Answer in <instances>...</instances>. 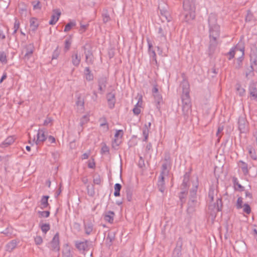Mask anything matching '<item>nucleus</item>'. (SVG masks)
I'll use <instances>...</instances> for the list:
<instances>
[{"mask_svg":"<svg viewBox=\"0 0 257 257\" xmlns=\"http://www.w3.org/2000/svg\"><path fill=\"white\" fill-rule=\"evenodd\" d=\"M232 182L233 184L234 188L235 190L238 191H242L244 190V187L239 183L237 178L233 177Z\"/></svg>","mask_w":257,"mask_h":257,"instance_id":"4be33fe9","label":"nucleus"},{"mask_svg":"<svg viewBox=\"0 0 257 257\" xmlns=\"http://www.w3.org/2000/svg\"><path fill=\"white\" fill-rule=\"evenodd\" d=\"M114 216V213L113 212L108 211L105 214L104 218L106 221L110 223H112L113 222Z\"/></svg>","mask_w":257,"mask_h":257,"instance_id":"5701e85b","label":"nucleus"},{"mask_svg":"<svg viewBox=\"0 0 257 257\" xmlns=\"http://www.w3.org/2000/svg\"><path fill=\"white\" fill-rule=\"evenodd\" d=\"M49 198L48 196H43L41 200V207L42 209L46 208L49 205L48 200Z\"/></svg>","mask_w":257,"mask_h":257,"instance_id":"cd10ccee","label":"nucleus"},{"mask_svg":"<svg viewBox=\"0 0 257 257\" xmlns=\"http://www.w3.org/2000/svg\"><path fill=\"white\" fill-rule=\"evenodd\" d=\"M33 7H34V9H35V10L40 9L41 5H40V2L36 1V2H33Z\"/></svg>","mask_w":257,"mask_h":257,"instance_id":"8fccbe9b","label":"nucleus"},{"mask_svg":"<svg viewBox=\"0 0 257 257\" xmlns=\"http://www.w3.org/2000/svg\"><path fill=\"white\" fill-rule=\"evenodd\" d=\"M250 65L246 67L245 70V76L249 79L252 77L254 74L257 73V50L253 51L250 54Z\"/></svg>","mask_w":257,"mask_h":257,"instance_id":"39448f33","label":"nucleus"},{"mask_svg":"<svg viewBox=\"0 0 257 257\" xmlns=\"http://www.w3.org/2000/svg\"><path fill=\"white\" fill-rule=\"evenodd\" d=\"M197 189H198V184H195V185H193L192 188L191 189V190H190V192H191L192 193H197Z\"/></svg>","mask_w":257,"mask_h":257,"instance_id":"5fc2aeb1","label":"nucleus"},{"mask_svg":"<svg viewBox=\"0 0 257 257\" xmlns=\"http://www.w3.org/2000/svg\"><path fill=\"white\" fill-rule=\"evenodd\" d=\"M53 119L51 117H47L44 121V125L47 126L52 124Z\"/></svg>","mask_w":257,"mask_h":257,"instance_id":"c03bdc74","label":"nucleus"},{"mask_svg":"<svg viewBox=\"0 0 257 257\" xmlns=\"http://www.w3.org/2000/svg\"><path fill=\"white\" fill-rule=\"evenodd\" d=\"M87 26L86 25H81V30H83V32H84L86 29Z\"/></svg>","mask_w":257,"mask_h":257,"instance_id":"0e129e2a","label":"nucleus"},{"mask_svg":"<svg viewBox=\"0 0 257 257\" xmlns=\"http://www.w3.org/2000/svg\"><path fill=\"white\" fill-rule=\"evenodd\" d=\"M243 198L241 197H239L237 200L236 207L237 209H240L243 207Z\"/></svg>","mask_w":257,"mask_h":257,"instance_id":"473e14b6","label":"nucleus"},{"mask_svg":"<svg viewBox=\"0 0 257 257\" xmlns=\"http://www.w3.org/2000/svg\"><path fill=\"white\" fill-rule=\"evenodd\" d=\"M210 42L209 49L210 52L215 50L217 45V39L220 35V26L217 23V16L214 14H210L208 17Z\"/></svg>","mask_w":257,"mask_h":257,"instance_id":"f257e3e1","label":"nucleus"},{"mask_svg":"<svg viewBox=\"0 0 257 257\" xmlns=\"http://www.w3.org/2000/svg\"><path fill=\"white\" fill-rule=\"evenodd\" d=\"M197 205L198 201L197 199H189L187 209V213L189 215L193 214L195 211V208Z\"/></svg>","mask_w":257,"mask_h":257,"instance_id":"9b49d317","label":"nucleus"},{"mask_svg":"<svg viewBox=\"0 0 257 257\" xmlns=\"http://www.w3.org/2000/svg\"><path fill=\"white\" fill-rule=\"evenodd\" d=\"M238 52H240V55L236 59L234 63V67L237 69H239L242 65V61L244 55V46L242 42H238L236 46L231 48L230 51L227 53L229 55L228 60H230L234 58L235 54Z\"/></svg>","mask_w":257,"mask_h":257,"instance_id":"7ed1b4c3","label":"nucleus"},{"mask_svg":"<svg viewBox=\"0 0 257 257\" xmlns=\"http://www.w3.org/2000/svg\"><path fill=\"white\" fill-rule=\"evenodd\" d=\"M139 165H140L141 167H142L143 166V165H144V161H143V160L142 159V157H141V158H140V161H139Z\"/></svg>","mask_w":257,"mask_h":257,"instance_id":"680f3d73","label":"nucleus"},{"mask_svg":"<svg viewBox=\"0 0 257 257\" xmlns=\"http://www.w3.org/2000/svg\"><path fill=\"white\" fill-rule=\"evenodd\" d=\"M165 162L162 164V171L160 175L167 176L169 172V168L170 167L171 163L169 158L168 159L165 158Z\"/></svg>","mask_w":257,"mask_h":257,"instance_id":"f8f14e48","label":"nucleus"},{"mask_svg":"<svg viewBox=\"0 0 257 257\" xmlns=\"http://www.w3.org/2000/svg\"><path fill=\"white\" fill-rule=\"evenodd\" d=\"M182 245H183V239L182 237H180L178 239L177 242H176V248H182Z\"/></svg>","mask_w":257,"mask_h":257,"instance_id":"79ce46f5","label":"nucleus"},{"mask_svg":"<svg viewBox=\"0 0 257 257\" xmlns=\"http://www.w3.org/2000/svg\"><path fill=\"white\" fill-rule=\"evenodd\" d=\"M61 15V12L58 10H54L53 15L51 16V20L49 22L50 25H55L58 21Z\"/></svg>","mask_w":257,"mask_h":257,"instance_id":"6ab92c4d","label":"nucleus"},{"mask_svg":"<svg viewBox=\"0 0 257 257\" xmlns=\"http://www.w3.org/2000/svg\"><path fill=\"white\" fill-rule=\"evenodd\" d=\"M217 192L214 186H210L207 199V201L209 203L208 209L210 215L214 217L218 212L221 211L222 207L221 198L217 196Z\"/></svg>","mask_w":257,"mask_h":257,"instance_id":"f03ea898","label":"nucleus"},{"mask_svg":"<svg viewBox=\"0 0 257 257\" xmlns=\"http://www.w3.org/2000/svg\"><path fill=\"white\" fill-rule=\"evenodd\" d=\"M223 126H219L218 127L217 132L216 133V136L218 137V140L219 139V138L221 137L220 136H219V134L223 131Z\"/></svg>","mask_w":257,"mask_h":257,"instance_id":"864d4df0","label":"nucleus"},{"mask_svg":"<svg viewBox=\"0 0 257 257\" xmlns=\"http://www.w3.org/2000/svg\"><path fill=\"white\" fill-rule=\"evenodd\" d=\"M47 138V132L44 129H39L37 133L36 139H35L37 145L42 144Z\"/></svg>","mask_w":257,"mask_h":257,"instance_id":"6e6552de","label":"nucleus"},{"mask_svg":"<svg viewBox=\"0 0 257 257\" xmlns=\"http://www.w3.org/2000/svg\"><path fill=\"white\" fill-rule=\"evenodd\" d=\"M108 101L110 107H113L114 106V96L113 94H110L108 96Z\"/></svg>","mask_w":257,"mask_h":257,"instance_id":"2f4dec72","label":"nucleus"},{"mask_svg":"<svg viewBox=\"0 0 257 257\" xmlns=\"http://www.w3.org/2000/svg\"><path fill=\"white\" fill-rule=\"evenodd\" d=\"M245 21L248 22L254 21V18L253 16V14L249 11L247 12L246 14L245 17Z\"/></svg>","mask_w":257,"mask_h":257,"instance_id":"7c9ffc66","label":"nucleus"},{"mask_svg":"<svg viewBox=\"0 0 257 257\" xmlns=\"http://www.w3.org/2000/svg\"><path fill=\"white\" fill-rule=\"evenodd\" d=\"M154 99V102L156 104L157 108L159 110L160 108V104L163 103V97L162 94L160 92H157L156 93H152Z\"/></svg>","mask_w":257,"mask_h":257,"instance_id":"4468645a","label":"nucleus"},{"mask_svg":"<svg viewBox=\"0 0 257 257\" xmlns=\"http://www.w3.org/2000/svg\"><path fill=\"white\" fill-rule=\"evenodd\" d=\"M147 42L148 45V53L150 55V61L153 64H157L156 54L155 50L153 49V44L149 39H147Z\"/></svg>","mask_w":257,"mask_h":257,"instance_id":"1a4fd4ad","label":"nucleus"},{"mask_svg":"<svg viewBox=\"0 0 257 257\" xmlns=\"http://www.w3.org/2000/svg\"><path fill=\"white\" fill-rule=\"evenodd\" d=\"M236 89H237V92L238 93L239 95L240 96H243L244 93H245V89L241 87L240 85H239L237 88H236Z\"/></svg>","mask_w":257,"mask_h":257,"instance_id":"37998d69","label":"nucleus"},{"mask_svg":"<svg viewBox=\"0 0 257 257\" xmlns=\"http://www.w3.org/2000/svg\"><path fill=\"white\" fill-rule=\"evenodd\" d=\"M7 78V74L5 73L3 76L2 77L1 80H0V83H1L4 80H5Z\"/></svg>","mask_w":257,"mask_h":257,"instance_id":"052dcab7","label":"nucleus"},{"mask_svg":"<svg viewBox=\"0 0 257 257\" xmlns=\"http://www.w3.org/2000/svg\"><path fill=\"white\" fill-rule=\"evenodd\" d=\"M247 149L248 150L250 157L254 160H257V154H256L255 150L251 147H248L247 148Z\"/></svg>","mask_w":257,"mask_h":257,"instance_id":"393cba45","label":"nucleus"},{"mask_svg":"<svg viewBox=\"0 0 257 257\" xmlns=\"http://www.w3.org/2000/svg\"><path fill=\"white\" fill-rule=\"evenodd\" d=\"M164 175H160L158 178V190L164 194L166 190L165 180Z\"/></svg>","mask_w":257,"mask_h":257,"instance_id":"dca6fc26","label":"nucleus"},{"mask_svg":"<svg viewBox=\"0 0 257 257\" xmlns=\"http://www.w3.org/2000/svg\"><path fill=\"white\" fill-rule=\"evenodd\" d=\"M72 43V40L71 39H67L65 41V50L66 51H68L69 50L71 45Z\"/></svg>","mask_w":257,"mask_h":257,"instance_id":"ea45409f","label":"nucleus"},{"mask_svg":"<svg viewBox=\"0 0 257 257\" xmlns=\"http://www.w3.org/2000/svg\"><path fill=\"white\" fill-rule=\"evenodd\" d=\"M135 114H139L141 112V107L139 106L138 104L135 106L133 109Z\"/></svg>","mask_w":257,"mask_h":257,"instance_id":"3c124183","label":"nucleus"},{"mask_svg":"<svg viewBox=\"0 0 257 257\" xmlns=\"http://www.w3.org/2000/svg\"><path fill=\"white\" fill-rule=\"evenodd\" d=\"M48 141L50 144L55 143L56 140L55 138L52 136H49L47 137Z\"/></svg>","mask_w":257,"mask_h":257,"instance_id":"603ef678","label":"nucleus"},{"mask_svg":"<svg viewBox=\"0 0 257 257\" xmlns=\"http://www.w3.org/2000/svg\"><path fill=\"white\" fill-rule=\"evenodd\" d=\"M85 77L86 79L88 80H91L93 79V75L91 73L89 69L88 68H85Z\"/></svg>","mask_w":257,"mask_h":257,"instance_id":"4c0bfd02","label":"nucleus"},{"mask_svg":"<svg viewBox=\"0 0 257 257\" xmlns=\"http://www.w3.org/2000/svg\"><path fill=\"white\" fill-rule=\"evenodd\" d=\"M76 25V23L75 22H70L67 24L64 28V31L65 32H67L71 30L73 27Z\"/></svg>","mask_w":257,"mask_h":257,"instance_id":"e433bc0d","label":"nucleus"},{"mask_svg":"<svg viewBox=\"0 0 257 257\" xmlns=\"http://www.w3.org/2000/svg\"><path fill=\"white\" fill-rule=\"evenodd\" d=\"M101 180L99 176H97L94 179V182L95 184H99L101 183Z\"/></svg>","mask_w":257,"mask_h":257,"instance_id":"6e6d98bb","label":"nucleus"},{"mask_svg":"<svg viewBox=\"0 0 257 257\" xmlns=\"http://www.w3.org/2000/svg\"><path fill=\"white\" fill-rule=\"evenodd\" d=\"M30 26L33 30H36L38 27V23L37 19L32 18L30 20Z\"/></svg>","mask_w":257,"mask_h":257,"instance_id":"c756f323","label":"nucleus"},{"mask_svg":"<svg viewBox=\"0 0 257 257\" xmlns=\"http://www.w3.org/2000/svg\"><path fill=\"white\" fill-rule=\"evenodd\" d=\"M192 198L197 199V195L196 193H192L191 192H190L189 199Z\"/></svg>","mask_w":257,"mask_h":257,"instance_id":"bf43d9fd","label":"nucleus"},{"mask_svg":"<svg viewBox=\"0 0 257 257\" xmlns=\"http://www.w3.org/2000/svg\"><path fill=\"white\" fill-rule=\"evenodd\" d=\"M123 134V133L122 130H118L116 132L114 140V144H115L116 146H117L120 144Z\"/></svg>","mask_w":257,"mask_h":257,"instance_id":"412c9836","label":"nucleus"},{"mask_svg":"<svg viewBox=\"0 0 257 257\" xmlns=\"http://www.w3.org/2000/svg\"><path fill=\"white\" fill-rule=\"evenodd\" d=\"M243 209V212L249 214L251 212V208L250 206L248 203H245L243 204V207L242 208Z\"/></svg>","mask_w":257,"mask_h":257,"instance_id":"c9c22d12","label":"nucleus"},{"mask_svg":"<svg viewBox=\"0 0 257 257\" xmlns=\"http://www.w3.org/2000/svg\"><path fill=\"white\" fill-rule=\"evenodd\" d=\"M51 247L53 250L57 251L59 250V235L58 233L54 235L51 242Z\"/></svg>","mask_w":257,"mask_h":257,"instance_id":"ddd939ff","label":"nucleus"},{"mask_svg":"<svg viewBox=\"0 0 257 257\" xmlns=\"http://www.w3.org/2000/svg\"><path fill=\"white\" fill-rule=\"evenodd\" d=\"M121 186L120 184L116 183L114 185V195L115 197L119 196L120 195V190L121 189Z\"/></svg>","mask_w":257,"mask_h":257,"instance_id":"c85d7f7f","label":"nucleus"},{"mask_svg":"<svg viewBox=\"0 0 257 257\" xmlns=\"http://www.w3.org/2000/svg\"><path fill=\"white\" fill-rule=\"evenodd\" d=\"M191 112V106H182V115L185 121L190 119Z\"/></svg>","mask_w":257,"mask_h":257,"instance_id":"2eb2a0df","label":"nucleus"},{"mask_svg":"<svg viewBox=\"0 0 257 257\" xmlns=\"http://www.w3.org/2000/svg\"><path fill=\"white\" fill-rule=\"evenodd\" d=\"M253 232L255 234V237L256 238V240H257V230L256 229H254Z\"/></svg>","mask_w":257,"mask_h":257,"instance_id":"774afa93","label":"nucleus"},{"mask_svg":"<svg viewBox=\"0 0 257 257\" xmlns=\"http://www.w3.org/2000/svg\"><path fill=\"white\" fill-rule=\"evenodd\" d=\"M81 61V55L77 51H76L72 56V62L74 66L79 65Z\"/></svg>","mask_w":257,"mask_h":257,"instance_id":"aec40b11","label":"nucleus"},{"mask_svg":"<svg viewBox=\"0 0 257 257\" xmlns=\"http://www.w3.org/2000/svg\"><path fill=\"white\" fill-rule=\"evenodd\" d=\"M88 157V156L87 154H84L83 155H82V159H87Z\"/></svg>","mask_w":257,"mask_h":257,"instance_id":"338daca9","label":"nucleus"},{"mask_svg":"<svg viewBox=\"0 0 257 257\" xmlns=\"http://www.w3.org/2000/svg\"><path fill=\"white\" fill-rule=\"evenodd\" d=\"M20 27V24L19 22H16L14 24V32L16 33L18 30L19 29Z\"/></svg>","mask_w":257,"mask_h":257,"instance_id":"4d7b16f0","label":"nucleus"},{"mask_svg":"<svg viewBox=\"0 0 257 257\" xmlns=\"http://www.w3.org/2000/svg\"><path fill=\"white\" fill-rule=\"evenodd\" d=\"M83 104H84V102L82 100H79L77 102V105L78 106L79 105V106H83Z\"/></svg>","mask_w":257,"mask_h":257,"instance_id":"e2e57ef3","label":"nucleus"},{"mask_svg":"<svg viewBox=\"0 0 257 257\" xmlns=\"http://www.w3.org/2000/svg\"><path fill=\"white\" fill-rule=\"evenodd\" d=\"M182 85V95L181 96L182 106H191V99L189 95V84L187 82H184Z\"/></svg>","mask_w":257,"mask_h":257,"instance_id":"423d86ee","label":"nucleus"},{"mask_svg":"<svg viewBox=\"0 0 257 257\" xmlns=\"http://www.w3.org/2000/svg\"><path fill=\"white\" fill-rule=\"evenodd\" d=\"M184 12L182 13V21L187 23L194 20L195 18V7L194 5L189 0L183 2Z\"/></svg>","mask_w":257,"mask_h":257,"instance_id":"20e7f679","label":"nucleus"},{"mask_svg":"<svg viewBox=\"0 0 257 257\" xmlns=\"http://www.w3.org/2000/svg\"><path fill=\"white\" fill-rule=\"evenodd\" d=\"M158 34H159L160 36L161 37L165 38V32L162 27H160L158 28Z\"/></svg>","mask_w":257,"mask_h":257,"instance_id":"de8ad7c7","label":"nucleus"},{"mask_svg":"<svg viewBox=\"0 0 257 257\" xmlns=\"http://www.w3.org/2000/svg\"><path fill=\"white\" fill-rule=\"evenodd\" d=\"M248 91L251 99L257 101V89L253 84L249 86Z\"/></svg>","mask_w":257,"mask_h":257,"instance_id":"a211bd4d","label":"nucleus"},{"mask_svg":"<svg viewBox=\"0 0 257 257\" xmlns=\"http://www.w3.org/2000/svg\"><path fill=\"white\" fill-rule=\"evenodd\" d=\"M245 197L246 198H249L250 200H252V195L251 194V193H250V192L246 191L245 192Z\"/></svg>","mask_w":257,"mask_h":257,"instance_id":"13d9d810","label":"nucleus"},{"mask_svg":"<svg viewBox=\"0 0 257 257\" xmlns=\"http://www.w3.org/2000/svg\"><path fill=\"white\" fill-rule=\"evenodd\" d=\"M151 92L152 93H156L157 92H159L158 85L156 83L153 85L151 89Z\"/></svg>","mask_w":257,"mask_h":257,"instance_id":"49530a36","label":"nucleus"},{"mask_svg":"<svg viewBox=\"0 0 257 257\" xmlns=\"http://www.w3.org/2000/svg\"><path fill=\"white\" fill-rule=\"evenodd\" d=\"M35 242L38 245L41 244L43 242V239L41 236H37L35 238Z\"/></svg>","mask_w":257,"mask_h":257,"instance_id":"09e8293b","label":"nucleus"},{"mask_svg":"<svg viewBox=\"0 0 257 257\" xmlns=\"http://www.w3.org/2000/svg\"><path fill=\"white\" fill-rule=\"evenodd\" d=\"M15 139L14 137L10 136L5 140V141L2 144V145L4 147H7L12 145L15 142Z\"/></svg>","mask_w":257,"mask_h":257,"instance_id":"a878e982","label":"nucleus"},{"mask_svg":"<svg viewBox=\"0 0 257 257\" xmlns=\"http://www.w3.org/2000/svg\"><path fill=\"white\" fill-rule=\"evenodd\" d=\"M158 9L160 11L161 19L162 21H170V14L168 12V5L163 1L159 3Z\"/></svg>","mask_w":257,"mask_h":257,"instance_id":"0eeeda50","label":"nucleus"},{"mask_svg":"<svg viewBox=\"0 0 257 257\" xmlns=\"http://www.w3.org/2000/svg\"><path fill=\"white\" fill-rule=\"evenodd\" d=\"M0 61L1 62L6 63L7 62V56L4 53L0 54Z\"/></svg>","mask_w":257,"mask_h":257,"instance_id":"a18cd8bd","label":"nucleus"},{"mask_svg":"<svg viewBox=\"0 0 257 257\" xmlns=\"http://www.w3.org/2000/svg\"><path fill=\"white\" fill-rule=\"evenodd\" d=\"M89 120V116L88 115H84L80 118V125L82 126L84 124L87 123Z\"/></svg>","mask_w":257,"mask_h":257,"instance_id":"f704fd0d","label":"nucleus"},{"mask_svg":"<svg viewBox=\"0 0 257 257\" xmlns=\"http://www.w3.org/2000/svg\"><path fill=\"white\" fill-rule=\"evenodd\" d=\"M41 228L42 231L44 233H46L50 229V225L47 223L43 224L41 225Z\"/></svg>","mask_w":257,"mask_h":257,"instance_id":"58836bf2","label":"nucleus"},{"mask_svg":"<svg viewBox=\"0 0 257 257\" xmlns=\"http://www.w3.org/2000/svg\"><path fill=\"white\" fill-rule=\"evenodd\" d=\"M240 167L242 170V172L244 175H247L248 173V165L247 164L242 161H239Z\"/></svg>","mask_w":257,"mask_h":257,"instance_id":"bb28decb","label":"nucleus"},{"mask_svg":"<svg viewBox=\"0 0 257 257\" xmlns=\"http://www.w3.org/2000/svg\"><path fill=\"white\" fill-rule=\"evenodd\" d=\"M238 127L241 133H245L248 131V124L245 118L239 116L238 120Z\"/></svg>","mask_w":257,"mask_h":257,"instance_id":"9d476101","label":"nucleus"},{"mask_svg":"<svg viewBox=\"0 0 257 257\" xmlns=\"http://www.w3.org/2000/svg\"><path fill=\"white\" fill-rule=\"evenodd\" d=\"M188 191L185 190H182V191L179 194V198L180 202V205L181 207H183L184 204L186 202V197L187 196Z\"/></svg>","mask_w":257,"mask_h":257,"instance_id":"b1692460","label":"nucleus"},{"mask_svg":"<svg viewBox=\"0 0 257 257\" xmlns=\"http://www.w3.org/2000/svg\"><path fill=\"white\" fill-rule=\"evenodd\" d=\"M152 148V145L151 144H148L146 147V149H148L149 151Z\"/></svg>","mask_w":257,"mask_h":257,"instance_id":"69168bd1","label":"nucleus"},{"mask_svg":"<svg viewBox=\"0 0 257 257\" xmlns=\"http://www.w3.org/2000/svg\"><path fill=\"white\" fill-rule=\"evenodd\" d=\"M182 249L175 247L173 252L172 257H181Z\"/></svg>","mask_w":257,"mask_h":257,"instance_id":"72a5a7b5","label":"nucleus"},{"mask_svg":"<svg viewBox=\"0 0 257 257\" xmlns=\"http://www.w3.org/2000/svg\"><path fill=\"white\" fill-rule=\"evenodd\" d=\"M190 176L188 173H185L183 176V180L181 185V189L182 190H185L188 191L189 188V182Z\"/></svg>","mask_w":257,"mask_h":257,"instance_id":"f3484780","label":"nucleus"},{"mask_svg":"<svg viewBox=\"0 0 257 257\" xmlns=\"http://www.w3.org/2000/svg\"><path fill=\"white\" fill-rule=\"evenodd\" d=\"M38 213L40 217H48L50 215V212L48 211H39Z\"/></svg>","mask_w":257,"mask_h":257,"instance_id":"a19ab883","label":"nucleus"}]
</instances>
